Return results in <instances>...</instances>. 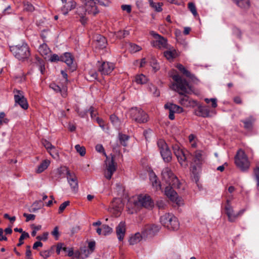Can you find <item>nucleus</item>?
Instances as JSON below:
<instances>
[{
    "label": "nucleus",
    "mask_w": 259,
    "mask_h": 259,
    "mask_svg": "<svg viewBox=\"0 0 259 259\" xmlns=\"http://www.w3.org/2000/svg\"><path fill=\"white\" fill-rule=\"evenodd\" d=\"M172 78L174 82L170 86V89L183 96L180 99L179 103L185 107H197L198 105L197 101L186 95L192 92V87L188 82L177 74L172 75Z\"/></svg>",
    "instance_id": "nucleus-1"
},
{
    "label": "nucleus",
    "mask_w": 259,
    "mask_h": 259,
    "mask_svg": "<svg viewBox=\"0 0 259 259\" xmlns=\"http://www.w3.org/2000/svg\"><path fill=\"white\" fill-rule=\"evenodd\" d=\"M162 182L167 186L165 187V194L170 200L178 205L183 203L181 198L178 197L177 193L172 188H180V183L177 177L172 173L168 167H165L161 172Z\"/></svg>",
    "instance_id": "nucleus-2"
},
{
    "label": "nucleus",
    "mask_w": 259,
    "mask_h": 259,
    "mask_svg": "<svg viewBox=\"0 0 259 259\" xmlns=\"http://www.w3.org/2000/svg\"><path fill=\"white\" fill-rule=\"evenodd\" d=\"M83 6V7H78L77 9L76 13L80 17V21L84 25L87 22V18L85 17L87 13L90 15H96L99 11L96 5V2L102 6H108L110 2V0H81Z\"/></svg>",
    "instance_id": "nucleus-3"
},
{
    "label": "nucleus",
    "mask_w": 259,
    "mask_h": 259,
    "mask_svg": "<svg viewBox=\"0 0 259 259\" xmlns=\"http://www.w3.org/2000/svg\"><path fill=\"white\" fill-rule=\"evenodd\" d=\"M191 170L194 174H197L201 169L202 165L205 162V155L201 150L195 151L193 155Z\"/></svg>",
    "instance_id": "nucleus-4"
},
{
    "label": "nucleus",
    "mask_w": 259,
    "mask_h": 259,
    "mask_svg": "<svg viewBox=\"0 0 259 259\" xmlns=\"http://www.w3.org/2000/svg\"><path fill=\"white\" fill-rule=\"evenodd\" d=\"M235 163L242 171L247 170L250 167V162L245 152L239 149L235 157Z\"/></svg>",
    "instance_id": "nucleus-5"
},
{
    "label": "nucleus",
    "mask_w": 259,
    "mask_h": 259,
    "mask_svg": "<svg viewBox=\"0 0 259 259\" xmlns=\"http://www.w3.org/2000/svg\"><path fill=\"white\" fill-rule=\"evenodd\" d=\"M11 50L15 57L19 60H24L30 55L29 47L25 43L12 47Z\"/></svg>",
    "instance_id": "nucleus-6"
},
{
    "label": "nucleus",
    "mask_w": 259,
    "mask_h": 259,
    "mask_svg": "<svg viewBox=\"0 0 259 259\" xmlns=\"http://www.w3.org/2000/svg\"><path fill=\"white\" fill-rule=\"evenodd\" d=\"M59 172L60 175L62 174L66 175L68 183L72 191L74 192H76L78 189V185L77 178L75 174L71 172L68 168L65 166L60 167L59 169Z\"/></svg>",
    "instance_id": "nucleus-7"
},
{
    "label": "nucleus",
    "mask_w": 259,
    "mask_h": 259,
    "mask_svg": "<svg viewBox=\"0 0 259 259\" xmlns=\"http://www.w3.org/2000/svg\"><path fill=\"white\" fill-rule=\"evenodd\" d=\"M131 118L138 123H144L148 121L147 114L141 109L137 107L132 108L130 110Z\"/></svg>",
    "instance_id": "nucleus-8"
},
{
    "label": "nucleus",
    "mask_w": 259,
    "mask_h": 259,
    "mask_svg": "<svg viewBox=\"0 0 259 259\" xmlns=\"http://www.w3.org/2000/svg\"><path fill=\"white\" fill-rule=\"evenodd\" d=\"M157 146L161 155L165 162H169L171 159V153L165 142L162 139L157 141Z\"/></svg>",
    "instance_id": "nucleus-9"
},
{
    "label": "nucleus",
    "mask_w": 259,
    "mask_h": 259,
    "mask_svg": "<svg viewBox=\"0 0 259 259\" xmlns=\"http://www.w3.org/2000/svg\"><path fill=\"white\" fill-rule=\"evenodd\" d=\"M173 150L175 155L177 157L181 166L184 167H187L188 166V162L186 160V153L187 151L181 149L178 145H175L173 146Z\"/></svg>",
    "instance_id": "nucleus-10"
},
{
    "label": "nucleus",
    "mask_w": 259,
    "mask_h": 259,
    "mask_svg": "<svg viewBox=\"0 0 259 259\" xmlns=\"http://www.w3.org/2000/svg\"><path fill=\"white\" fill-rule=\"evenodd\" d=\"M173 150L175 155L177 157L181 166L184 167H187L188 166V162L186 160V153L187 151L181 149L178 145H175L173 146Z\"/></svg>",
    "instance_id": "nucleus-11"
},
{
    "label": "nucleus",
    "mask_w": 259,
    "mask_h": 259,
    "mask_svg": "<svg viewBox=\"0 0 259 259\" xmlns=\"http://www.w3.org/2000/svg\"><path fill=\"white\" fill-rule=\"evenodd\" d=\"M14 100L15 105H19L22 109L26 110L28 107V104L25 98L24 93L22 91L17 89L14 90Z\"/></svg>",
    "instance_id": "nucleus-12"
},
{
    "label": "nucleus",
    "mask_w": 259,
    "mask_h": 259,
    "mask_svg": "<svg viewBox=\"0 0 259 259\" xmlns=\"http://www.w3.org/2000/svg\"><path fill=\"white\" fill-rule=\"evenodd\" d=\"M114 64L109 62H98V70L102 75L110 74L114 69Z\"/></svg>",
    "instance_id": "nucleus-13"
},
{
    "label": "nucleus",
    "mask_w": 259,
    "mask_h": 259,
    "mask_svg": "<svg viewBox=\"0 0 259 259\" xmlns=\"http://www.w3.org/2000/svg\"><path fill=\"white\" fill-rule=\"evenodd\" d=\"M160 229V226L157 225L148 224L146 225L142 232L143 237H152L154 236L159 231Z\"/></svg>",
    "instance_id": "nucleus-14"
},
{
    "label": "nucleus",
    "mask_w": 259,
    "mask_h": 259,
    "mask_svg": "<svg viewBox=\"0 0 259 259\" xmlns=\"http://www.w3.org/2000/svg\"><path fill=\"white\" fill-rule=\"evenodd\" d=\"M106 171L105 172V177L108 180L110 179L116 170V165L115 164L113 157L109 158L106 157Z\"/></svg>",
    "instance_id": "nucleus-15"
},
{
    "label": "nucleus",
    "mask_w": 259,
    "mask_h": 259,
    "mask_svg": "<svg viewBox=\"0 0 259 259\" xmlns=\"http://www.w3.org/2000/svg\"><path fill=\"white\" fill-rule=\"evenodd\" d=\"M137 203L138 205L147 208H152L154 205L151 197L145 194H142L138 196Z\"/></svg>",
    "instance_id": "nucleus-16"
},
{
    "label": "nucleus",
    "mask_w": 259,
    "mask_h": 259,
    "mask_svg": "<svg viewBox=\"0 0 259 259\" xmlns=\"http://www.w3.org/2000/svg\"><path fill=\"white\" fill-rule=\"evenodd\" d=\"M150 33L155 39L152 43L153 46L159 48H163L166 47L167 40L165 38L156 33L154 31L151 32Z\"/></svg>",
    "instance_id": "nucleus-17"
},
{
    "label": "nucleus",
    "mask_w": 259,
    "mask_h": 259,
    "mask_svg": "<svg viewBox=\"0 0 259 259\" xmlns=\"http://www.w3.org/2000/svg\"><path fill=\"white\" fill-rule=\"evenodd\" d=\"M60 60L64 62L70 68L71 71H73L76 68L75 64L73 63V59L70 53H65L60 57Z\"/></svg>",
    "instance_id": "nucleus-18"
},
{
    "label": "nucleus",
    "mask_w": 259,
    "mask_h": 259,
    "mask_svg": "<svg viewBox=\"0 0 259 259\" xmlns=\"http://www.w3.org/2000/svg\"><path fill=\"white\" fill-rule=\"evenodd\" d=\"M226 213L228 216V220L230 222H234L237 220L236 213L235 212L233 207L230 204V200H227V204L225 206Z\"/></svg>",
    "instance_id": "nucleus-19"
},
{
    "label": "nucleus",
    "mask_w": 259,
    "mask_h": 259,
    "mask_svg": "<svg viewBox=\"0 0 259 259\" xmlns=\"http://www.w3.org/2000/svg\"><path fill=\"white\" fill-rule=\"evenodd\" d=\"M126 231V225L125 222H121L116 227V234L119 241L123 240Z\"/></svg>",
    "instance_id": "nucleus-20"
},
{
    "label": "nucleus",
    "mask_w": 259,
    "mask_h": 259,
    "mask_svg": "<svg viewBox=\"0 0 259 259\" xmlns=\"http://www.w3.org/2000/svg\"><path fill=\"white\" fill-rule=\"evenodd\" d=\"M92 253L91 250L87 247H83L80 251L75 252V257L79 259H84L88 257Z\"/></svg>",
    "instance_id": "nucleus-21"
},
{
    "label": "nucleus",
    "mask_w": 259,
    "mask_h": 259,
    "mask_svg": "<svg viewBox=\"0 0 259 259\" xmlns=\"http://www.w3.org/2000/svg\"><path fill=\"white\" fill-rule=\"evenodd\" d=\"M64 5L62 8V11L64 15H67L69 11L74 9L76 6V3L74 1H70L68 2H64Z\"/></svg>",
    "instance_id": "nucleus-22"
},
{
    "label": "nucleus",
    "mask_w": 259,
    "mask_h": 259,
    "mask_svg": "<svg viewBox=\"0 0 259 259\" xmlns=\"http://www.w3.org/2000/svg\"><path fill=\"white\" fill-rule=\"evenodd\" d=\"M149 179L153 187L156 190H158L161 189V185L159 182L158 181L157 176L153 172H151L149 174Z\"/></svg>",
    "instance_id": "nucleus-23"
},
{
    "label": "nucleus",
    "mask_w": 259,
    "mask_h": 259,
    "mask_svg": "<svg viewBox=\"0 0 259 259\" xmlns=\"http://www.w3.org/2000/svg\"><path fill=\"white\" fill-rule=\"evenodd\" d=\"M40 54L47 59L49 57L50 50L46 44H43L39 46L38 50Z\"/></svg>",
    "instance_id": "nucleus-24"
},
{
    "label": "nucleus",
    "mask_w": 259,
    "mask_h": 259,
    "mask_svg": "<svg viewBox=\"0 0 259 259\" xmlns=\"http://www.w3.org/2000/svg\"><path fill=\"white\" fill-rule=\"evenodd\" d=\"M197 106L198 109L196 111L197 115L203 117H207L209 116V110L207 108L199 105Z\"/></svg>",
    "instance_id": "nucleus-25"
},
{
    "label": "nucleus",
    "mask_w": 259,
    "mask_h": 259,
    "mask_svg": "<svg viewBox=\"0 0 259 259\" xmlns=\"http://www.w3.org/2000/svg\"><path fill=\"white\" fill-rule=\"evenodd\" d=\"M164 107L174 113H180L183 112V109L182 107L174 104H166L164 105Z\"/></svg>",
    "instance_id": "nucleus-26"
},
{
    "label": "nucleus",
    "mask_w": 259,
    "mask_h": 259,
    "mask_svg": "<svg viewBox=\"0 0 259 259\" xmlns=\"http://www.w3.org/2000/svg\"><path fill=\"white\" fill-rule=\"evenodd\" d=\"M116 200L113 201L110 208V211L112 213L115 217L119 216L122 210L121 205L117 207L116 205Z\"/></svg>",
    "instance_id": "nucleus-27"
},
{
    "label": "nucleus",
    "mask_w": 259,
    "mask_h": 259,
    "mask_svg": "<svg viewBox=\"0 0 259 259\" xmlns=\"http://www.w3.org/2000/svg\"><path fill=\"white\" fill-rule=\"evenodd\" d=\"M143 234L141 235L140 233H136L134 235L131 236L129 239V243L131 245H135L140 242L143 238Z\"/></svg>",
    "instance_id": "nucleus-28"
},
{
    "label": "nucleus",
    "mask_w": 259,
    "mask_h": 259,
    "mask_svg": "<svg viewBox=\"0 0 259 259\" xmlns=\"http://www.w3.org/2000/svg\"><path fill=\"white\" fill-rule=\"evenodd\" d=\"M177 68L181 72H182L185 76L187 77L190 78L192 80H193L195 78V76L194 75L191 74L190 72H189L188 70H187L183 65L182 64H179L177 65Z\"/></svg>",
    "instance_id": "nucleus-29"
},
{
    "label": "nucleus",
    "mask_w": 259,
    "mask_h": 259,
    "mask_svg": "<svg viewBox=\"0 0 259 259\" xmlns=\"http://www.w3.org/2000/svg\"><path fill=\"white\" fill-rule=\"evenodd\" d=\"M150 6L157 12H160L162 11V6L163 4L162 3H155L153 0H148Z\"/></svg>",
    "instance_id": "nucleus-30"
},
{
    "label": "nucleus",
    "mask_w": 259,
    "mask_h": 259,
    "mask_svg": "<svg viewBox=\"0 0 259 259\" xmlns=\"http://www.w3.org/2000/svg\"><path fill=\"white\" fill-rule=\"evenodd\" d=\"M233 1L241 8L247 9L250 6L249 0H233Z\"/></svg>",
    "instance_id": "nucleus-31"
},
{
    "label": "nucleus",
    "mask_w": 259,
    "mask_h": 259,
    "mask_svg": "<svg viewBox=\"0 0 259 259\" xmlns=\"http://www.w3.org/2000/svg\"><path fill=\"white\" fill-rule=\"evenodd\" d=\"M50 161L48 160H44L37 167L36 171L37 173H41L48 168L50 165Z\"/></svg>",
    "instance_id": "nucleus-32"
},
{
    "label": "nucleus",
    "mask_w": 259,
    "mask_h": 259,
    "mask_svg": "<svg viewBox=\"0 0 259 259\" xmlns=\"http://www.w3.org/2000/svg\"><path fill=\"white\" fill-rule=\"evenodd\" d=\"M164 55L167 60H172L177 56V53L175 49L166 51L164 53Z\"/></svg>",
    "instance_id": "nucleus-33"
},
{
    "label": "nucleus",
    "mask_w": 259,
    "mask_h": 259,
    "mask_svg": "<svg viewBox=\"0 0 259 259\" xmlns=\"http://www.w3.org/2000/svg\"><path fill=\"white\" fill-rule=\"evenodd\" d=\"M174 217V215L171 214H164V215L161 217L160 222L164 226L165 225H167L168 221H170V220H171Z\"/></svg>",
    "instance_id": "nucleus-34"
},
{
    "label": "nucleus",
    "mask_w": 259,
    "mask_h": 259,
    "mask_svg": "<svg viewBox=\"0 0 259 259\" xmlns=\"http://www.w3.org/2000/svg\"><path fill=\"white\" fill-rule=\"evenodd\" d=\"M135 81L138 84H142L146 83L148 81V79L145 75L140 74L136 76Z\"/></svg>",
    "instance_id": "nucleus-35"
},
{
    "label": "nucleus",
    "mask_w": 259,
    "mask_h": 259,
    "mask_svg": "<svg viewBox=\"0 0 259 259\" xmlns=\"http://www.w3.org/2000/svg\"><path fill=\"white\" fill-rule=\"evenodd\" d=\"M171 221H172V222H171V224L169 226V228H168V229L172 230H177L179 228V223L178 220V219L174 216V218H172Z\"/></svg>",
    "instance_id": "nucleus-36"
},
{
    "label": "nucleus",
    "mask_w": 259,
    "mask_h": 259,
    "mask_svg": "<svg viewBox=\"0 0 259 259\" xmlns=\"http://www.w3.org/2000/svg\"><path fill=\"white\" fill-rule=\"evenodd\" d=\"M42 206L43 203L41 201H36L32 205L30 211L34 212L40 209Z\"/></svg>",
    "instance_id": "nucleus-37"
},
{
    "label": "nucleus",
    "mask_w": 259,
    "mask_h": 259,
    "mask_svg": "<svg viewBox=\"0 0 259 259\" xmlns=\"http://www.w3.org/2000/svg\"><path fill=\"white\" fill-rule=\"evenodd\" d=\"M96 41L97 42H102V44L98 45V47L99 48L103 49L106 47V40L105 37L101 35H98L97 36Z\"/></svg>",
    "instance_id": "nucleus-38"
},
{
    "label": "nucleus",
    "mask_w": 259,
    "mask_h": 259,
    "mask_svg": "<svg viewBox=\"0 0 259 259\" xmlns=\"http://www.w3.org/2000/svg\"><path fill=\"white\" fill-rule=\"evenodd\" d=\"M254 121L253 117L251 116L248 119L244 120L243 122L244 124V127L246 129H250L252 127V123Z\"/></svg>",
    "instance_id": "nucleus-39"
},
{
    "label": "nucleus",
    "mask_w": 259,
    "mask_h": 259,
    "mask_svg": "<svg viewBox=\"0 0 259 259\" xmlns=\"http://www.w3.org/2000/svg\"><path fill=\"white\" fill-rule=\"evenodd\" d=\"M102 235L104 236L108 235L113 232L112 228L107 225L102 226Z\"/></svg>",
    "instance_id": "nucleus-40"
},
{
    "label": "nucleus",
    "mask_w": 259,
    "mask_h": 259,
    "mask_svg": "<svg viewBox=\"0 0 259 259\" xmlns=\"http://www.w3.org/2000/svg\"><path fill=\"white\" fill-rule=\"evenodd\" d=\"M128 49L131 53H134L141 50V47L136 44H129Z\"/></svg>",
    "instance_id": "nucleus-41"
},
{
    "label": "nucleus",
    "mask_w": 259,
    "mask_h": 259,
    "mask_svg": "<svg viewBox=\"0 0 259 259\" xmlns=\"http://www.w3.org/2000/svg\"><path fill=\"white\" fill-rule=\"evenodd\" d=\"M37 65L41 74H44L45 71V63L40 59L37 60L36 62Z\"/></svg>",
    "instance_id": "nucleus-42"
},
{
    "label": "nucleus",
    "mask_w": 259,
    "mask_h": 259,
    "mask_svg": "<svg viewBox=\"0 0 259 259\" xmlns=\"http://www.w3.org/2000/svg\"><path fill=\"white\" fill-rule=\"evenodd\" d=\"M48 152L52 157L54 159H58L59 158V154L58 151L56 149L54 146L52 148L50 149Z\"/></svg>",
    "instance_id": "nucleus-43"
},
{
    "label": "nucleus",
    "mask_w": 259,
    "mask_h": 259,
    "mask_svg": "<svg viewBox=\"0 0 259 259\" xmlns=\"http://www.w3.org/2000/svg\"><path fill=\"white\" fill-rule=\"evenodd\" d=\"M188 6L189 10L191 12L193 15L194 16H197L198 14L194 4L193 3H189L188 4Z\"/></svg>",
    "instance_id": "nucleus-44"
},
{
    "label": "nucleus",
    "mask_w": 259,
    "mask_h": 259,
    "mask_svg": "<svg viewBox=\"0 0 259 259\" xmlns=\"http://www.w3.org/2000/svg\"><path fill=\"white\" fill-rule=\"evenodd\" d=\"M75 148L77 152L79 153V154L83 156L85 154V149L83 146H80L79 145H76L75 146Z\"/></svg>",
    "instance_id": "nucleus-45"
},
{
    "label": "nucleus",
    "mask_w": 259,
    "mask_h": 259,
    "mask_svg": "<svg viewBox=\"0 0 259 259\" xmlns=\"http://www.w3.org/2000/svg\"><path fill=\"white\" fill-rule=\"evenodd\" d=\"M29 237V234L26 232H22V234H21L20 237L19 239V243L17 244L18 246H21L22 244L24 243L23 240L25 238H28Z\"/></svg>",
    "instance_id": "nucleus-46"
},
{
    "label": "nucleus",
    "mask_w": 259,
    "mask_h": 259,
    "mask_svg": "<svg viewBox=\"0 0 259 259\" xmlns=\"http://www.w3.org/2000/svg\"><path fill=\"white\" fill-rule=\"evenodd\" d=\"M95 148H96V150L98 152H100V153H103V154L107 157V156L105 152V150H104V148L103 146L101 144H97L96 147H95Z\"/></svg>",
    "instance_id": "nucleus-47"
},
{
    "label": "nucleus",
    "mask_w": 259,
    "mask_h": 259,
    "mask_svg": "<svg viewBox=\"0 0 259 259\" xmlns=\"http://www.w3.org/2000/svg\"><path fill=\"white\" fill-rule=\"evenodd\" d=\"M70 202L68 201H65L63 203H62L59 208V213H62L63 210L66 208V207L69 205Z\"/></svg>",
    "instance_id": "nucleus-48"
},
{
    "label": "nucleus",
    "mask_w": 259,
    "mask_h": 259,
    "mask_svg": "<svg viewBox=\"0 0 259 259\" xmlns=\"http://www.w3.org/2000/svg\"><path fill=\"white\" fill-rule=\"evenodd\" d=\"M24 9L27 11L33 12L34 10V7L31 4L27 2L24 4Z\"/></svg>",
    "instance_id": "nucleus-49"
},
{
    "label": "nucleus",
    "mask_w": 259,
    "mask_h": 259,
    "mask_svg": "<svg viewBox=\"0 0 259 259\" xmlns=\"http://www.w3.org/2000/svg\"><path fill=\"white\" fill-rule=\"evenodd\" d=\"M128 140V137L125 135H122L120 136V143L125 146L126 145V142Z\"/></svg>",
    "instance_id": "nucleus-50"
},
{
    "label": "nucleus",
    "mask_w": 259,
    "mask_h": 259,
    "mask_svg": "<svg viewBox=\"0 0 259 259\" xmlns=\"http://www.w3.org/2000/svg\"><path fill=\"white\" fill-rule=\"evenodd\" d=\"M254 174L256 180L257 181V186L259 187V166H257L254 169Z\"/></svg>",
    "instance_id": "nucleus-51"
},
{
    "label": "nucleus",
    "mask_w": 259,
    "mask_h": 259,
    "mask_svg": "<svg viewBox=\"0 0 259 259\" xmlns=\"http://www.w3.org/2000/svg\"><path fill=\"white\" fill-rule=\"evenodd\" d=\"M128 34V31L126 30H120L118 31L116 33V36L117 37H119V38H121L122 37H124L125 36L127 35Z\"/></svg>",
    "instance_id": "nucleus-52"
},
{
    "label": "nucleus",
    "mask_w": 259,
    "mask_h": 259,
    "mask_svg": "<svg viewBox=\"0 0 259 259\" xmlns=\"http://www.w3.org/2000/svg\"><path fill=\"white\" fill-rule=\"evenodd\" d=\"M151 65L155 72L159 69V66L157 64V61L155 59H152L151 61Z\"/></svg>",
    "instance_id": "nucleus-53"
},
{
    "label": "nucleus",
    "mask_w": 259,
    "mask_h": 259,
    "mask_svg": "<svg viewBox=\"0 0 259 259\" xmlns=\"http://www.w3.org/2000/svg\"><path fill=\"white\" fill-rule=\"evenodd\" d=\"M52 235L55 238L56 240H58L59 237V228L55 227L53 231L51 233Z\"/></svg>",
    "instance_id": "nucleus-54"
},
{
    "label": "nucleus",
    "mask_w": 259,
    "mask_h": 259,
    "mask_svg": "<svg viewBox=\"0 0 259 259\" xmlns=\"http://www.w3.org/2000/svg\"><path fill=\"white\" fill-rule=\"evenodd\" d=\"M9 120V119L5 117V114L4 112H1V125L8 124Z\"/></svg>",
    "instance_id": "nucleus-55"
},
{
    "label": "nucleus",
    "mask_w": 259,
    "mask_h": 259,
    "mask_svg": "<svg viewBox=\"0 0 259 259\" xmlns=\"http://www.w3.org/2000/svg\"><path fill=\"white\" fill-rule=\"evenodd\" d=\"M150 90L155 96L158 97L159 96L160 92L155 87L152 85V87L150 88Z\"/></svg>",
    "instance_id": "nucleus-56"
},
{
    "label": "nucleus",
    "mask_w": 259,
    "mask_h": 259,
    "mask_svg": "<svg viewBox=\"0 0 259 259\" xmlns=\"http://www.w3.org/2000/svg\"><path fill=\"white\" fill-rule=\"evenodd\" d=\"M51 62H56L60 60V58L57 54H53L48 58Z\"/></svg>",
    "instance_id": "nucleus-57"
},
{
    "label": "nucleus",
    "mask_w": 259,
    "mask_h": 259,
    "mask_svg": "<svg viewBox=\"0 0 259 259\" xmlns=\"http://www.w3.org/2000/svg\"><path fill=\"white\" fill-rule=\"evenodd\" d=\"M42 144L47 149L48 151L54 147V146H53L51 143H50L47 140L43 141Z\"/></svg>",
    "instance_id": "nucleus-58"
},
{
    "label": "nucleus",
    "mask_w": 259,
    "mask_h": 259,
    "mask_svg": "<svg viewBox=\"0 0 259 259\" xmlns=\"http://www.w3.org/2000/svg\"><path fill=\"white\" fill-rule=\"evenodd\" d=\"M24 217L26 218V222H28L30 220H34L35 219V215L32 214L24 213Z\"/></svg>",
    "instance_id": "nucleus-59"
},
{
    "label": "nucleus",
    "mask_w": 259,
    "mask_h": 259,
    "mask_svg": "<svg viewBox=\"0 0 259 259\" xmlns=\"http://www.w3.org/2000/svg\"><path fill=\"white\" fill-rule=\"evenodd\" d=\"M40 255L46 259L50 256V252L49 250H44L40 252Z\"/></svg>",
    "instance_id": "nucleus-60"
},
{
    "label": "nucleus",
    "mask_w": 259,
    "mask_h": 259,
    "mask_svg": "<svg viewBox=\"0 0 259 259\" xmlns=\"http://www.w3.org/2000/svg\"><path fill=\"white\" fill-rule=\"evenodd\" d=\"M92 253L95 249V242L94 241L89 242L88 243V246L87 247Z\"/></svg>",
    "instance_id": "nucleus-61"
},
{
    "label": "nucleus",
    "mask_w": 259,
    "mask_h": 259,
    "mask_svg": "<svg viewBox=\"0 0 259 259\" xmlns=\"http://www.w3.org/2000/svg\"><path fill=\"white\" fill-rule=\"evenodd\" d=\"M48 236V232H45L41 236H38L36 237V239L39 240H46Z\"/></svg>",
    "instance_id": "nucleus-62"
},
{
    "label": "nucleus",
    "mask_w": 259,
    "mask_h": 259,
    "mask_svg": "<svg viewBox=\"0 0 259 259\" xmlns=\"http://www.w3.org/2000/svg\"><path fill=\"white\" fill-rule=\"evenodd\" d=\"M50 87L51 88H52L54 91H55L56 92H59L61 90V88L59 85H58L55 83L51 84Z\"/></svg>",
    "instance_id": "nucleus-63"
},
{
    "label": "nucleus",
    "mask_w": 259,
    "mask_h": 259,
    "mask_svg": "<svg viewBox=\"0 0 259 259\" xmlns=\"http://www.w3.org/2000/svg\"><path fill=\"white\" fill-rule=\"evenodd\" d=\"M12 13V11L11 8L10 6H7L4 11L3 12V15H5L7 14H9Z\"/></svg>",
    "instance_id": "nucleus-64"
}]
</instances>
